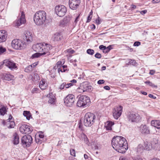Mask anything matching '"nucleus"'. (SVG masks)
<instances>
[{"label": "nucleus", "mask_w": 160, "mask_h": 160, "mask_svg": "<svg viewBox=\"0 0 160 160\" xmlns=\"http://www.w3.org/2000/svg\"><path fill=\"white\" fill-rule=\"evenodd\" d=\"M7 112L6 107L2 104H0V115L3 116Z\"/></svg>", "instance_id": "nucleus-25"}, {"label": "nucleus", "mask_w": 160, "mask_h": 160, "mask_svg": "<svg viewBox=\"0 0 160 160\" xmlns=\"http://www.w3.org/2000/svg\"><path fill=\"white\" fill-rule=\"evenodd\" d=\"M55 12L56 14L60 17L64 16L66 13V8L63 5H58L55 8Z\"/></svg>", "instance_id": "nucleus-7"}, {"label": "nucleus", "mask_w": 160, "mask_h": 160, "mask_svg": "<svg viewBox=\"0 0 160 160\" xmlns=\"http://www.w3.org/2000/svg\"><path fill=\"white\" fill-rule=\"evenodd\" d=\"M19 130L23 134H29L31 132L30 126L26 124L22 125L20 127Z\"/></svg>", "instance_id": "nucleus-13"}, {"label": "nucleus", "mask_w": 160, "mask_h": 160, "mask_svg": "<svg viewBox=\"0 0 160 160\" xmlns=\"http://www.w3.org/2000/svg\"><path fill=\"white\" fill-rule=\"evenodd\" d=\"M92 16H91L90 15H89L88 17L87 20L86 21V22H89L92 19Z\"/></svg>", "instance_id": "nucleus-46"}, {"label": "nucleus", "mask_w": 160, "mask_h": 160, "mask_svg": "<svg viewBox=\"0 0 160 160\" xmlns=\"http://www.w3.org/2000/svg\"><path fill=\"white\" fill-rule=\"evenodd\" d=\"M113 148L119 152L124 153L128 148V142L125 138L120 136L114 137L112 140Z\"/></svg>", "instance_id": "nucleus-1"}, {"label": "nucleus", "mask_w": 160, "mask_h": 160, "mask_svg": "<svg viewBox=\"0 0 160 160\" xmlns=\"http://www.w3.org/2000/svg\"><path fill=\"white\" fill-rule=\"evenodd\" d=\"M44 54H42V53H38L36 52L34 54H33L32 56V58H38L40 57V56L44 55Z\"/></svg>", "instance_id": "nucleus-34"}, {"label": "nucleus", "mask_w": 160, "mask_h": 160, "mask_svg": "<svg viewBox=\"0 0 160 160\" xmlns=\"http://www.w3.org/2000/svg\"><path fill=\"white\" fill-rule=\"evenodd\" d=\"M23 115L27 119L29 120L31 117V114L29 111H23Z\"/></svg>", "instance_id": "nucleus-30"}, {"label": "nucleus", "mask_w": 160, "mask_h": 160, "mask_svg": "<svg viewBox=\"0 0 160 160\" xmlns=\"http://www.w3.org/2000/svg\"><path fill=\"white\" fill-rule=\"evenodd\" d=\"M151 143V145L149 144V146H147V147H148V148H147V150H149L151 148L157 149L159 146V144L158 143V141L157 139L154 138Z\"/></svg>", "instance_id": "nucleus-17"}, {"label": "nucleus", "mask_w": 160, "mask_h": 160, "mask_svg": "<svg viewBox=\"0 0 160 160\" xmlns=\"http://www.w3.org/2000/svg\"><path fill=\"white\" fill-rule=\"evenodd\" d=\"M112 48V46L109 45L108 47H106V48L103 51V52L105 53H108Z\"/></svg>", "instance_id": "nucleus-35"}, {"label": "nucleus", "mask_w": 160, "mask_h": 160, "mask_svg": "<svg viewBox=\"0 0 160 160\" xmlns=\"http://www.w3.org/2000/svg\"><path fill=\"white\" fill-rule=\"evenodd\" d=\"M105 81L103 80H100L98 81V83L99 84H102L104 83Z\"/></svg>", "instance_id": "nucleus-48"}, {"label": "nucleus", "mask_w": 160, "mask_h": 160, "mask_svg": "<svg viewBox=\"0 0 160 160\" xmlns=\"http://www.w3.org/2000/svg\"><path fill=\"white\" fill-rule=\"evenodd\" d=\"M5 77L6 80L9 81L12 79L14 77L12 75L10 74L7 73L5 74Z\"/></svg>", "instance_id": "nucleus-32"}, {"label": "nucleus", "mask_w": 160, "mask_h": 160, "mask_svg": "<svg viewBox=\"0 0 160 160\" xmlns=\"http://www.w3.org/2000/svg\"><path fill=\"white\" fill-rule=\"evenodd\" d=\"M52 48V46L47 43H38L32 46V49L36 52H42V54H46V56L50 55V50Z\"/></svg>", "instance_id": "nucleus-2"}, {"label": "nucleus", "mask_w": 160, "mask_h": 160, "mask_svg": "<svg viewBox=\"0 0 160 160\" xmlns=\"http://www.w3.org/2000/svg\"><path fill=\"white\" fill-rule=\"evenodd\" d=\"M134 160H142V158H140V157L138 156L136 157H134Z\"/></svg>", "instance_id": "nucleus-51"}, {"label": "nucleus", "mask_w": 160, "mask_h": 160, "mask_svg": "<svg viewBox=\"0 0 160 160\" xmlns=\"http://www.w3.org/2000/svg\"><path fill=\"white\" fill-rule=\"evenodd\" d=\"M26 21L25 16L22 13L21 16L20 18L16 20L14 22V24L16 27H18L22 24H24Z\"/></svg>", "instance_id": "nucleus-19"}, {"label": "nucleus", "mask_w": 160, "mask_h": 160, "mask_svg": "<svg viewBox=\"0 0 160 160\" xmlns=\"http://www.w3.org/2000/svg\"><path fill=\"white\" fill-rule=\"evenodd\" d=\"M39 86L42 90H43L46 89L48 87V84L46 82V80L43 79H42L40 82Z\"/></svg>", "instance_id": "nucleus-23"}, {"label": "nucleus", "mask_w": 160, "mask_h": 160, "mask_svg": "<svg viewBox=\"0 0 160 160\" xmlns=\"http://www.w3.org/2000/svg\"><path fill=\"white\" fill-rule=\"evenodd\" d=\"M104 88L106 90H110V87L108 86H105L104 87Z\"/></svg>", "instance_id": "nucleus-58"}, {"label": "nucleus", "mask_w": 160, "mask_h": 160, "mask_svg": "<svg viewBox=\"0 0 160 160\" xmlns=\"http://www.w3.org/2000/svg\"><path fill=\"white\" fill-rule=\"evenodd\" d=\"M140 130L141 133L142 134H148L149 133V130L146 125H141Z\"/></svg>", "instance_id": "nucleus-21"}, {"label": "nucleus", "mask_w": 160, "mask_h": 160, "mask_svg": "<svg viewBox=\"0 0 160 160\" xmlns=\"http://www.w3.org/2000/svg\"><path fill=\"white\" fill-rule=\"evenodd\" d=\"M62 62L61 61H59L57 63L56 65L57 67H61V66L62 65Z\"/></svg>", "instance_id": "nucleus-49"}, {"label": "nucleus", "mask_w": 160, "mask_h": 160, "mask_svg": "<svg viewBox=\"0 0 160 160\" xmlns=\"http://www.w3.org/2000/svg\"><path fill=\"white\" fill-rule=\"evenodd\" d=\"M64 87H65V83L64 82L61 84L59 88L60 89H62L64 88Z\"/></svg>", "instance_id": "nucleus-52"}, {"label": "nucleus", "mask_w": 160, "mask_h": 160, "mask_svg": "<svg viewBox=\"0 0 160 160\" xmlns=\"http://www.w3.org/2000/svg\"><path fill=\"white\" fill-rule=\"evenodd\" d=\"M23 37L24 40H26L28 43H30L32 40L33 35L31 32L28 31H26L24 32Z\"/></svg>", "instance_id": "nucleus-18"}, {"label": "nucleus", "mask_w": 160, "mask_h": 160, "mask_svg": "<svg viewBox=\"0 0 160 160\" xmlns=\"http://www.w3.org/2000/svg\"><path fill=\"white\" fill-rule=\"evenodd\" d=\"M106 47L103 45H101L99 46V48L103 51L106 48Z\"/></svg>", "instance_id": "nucleus-45"}, {"label": "nucleus", "mask_w": 160, "mask_h": 160, "mask_svg": "<svg viewBox=\"0 0 160 160\" xmlns=\"http://www.w3.org/2000/svg\"><path fill=\"white\" fill-rule=\"evenodd\" d=\"M95 115L92 113L88 112L85 115L84 120V124L86 127H90L94 122Z\"/></svg>", "instance_id": "nucleus-4"}, {"label": "nucleus", "mask_w": 160, "mask_h": 160, "mask_svg": "<svg viewBox=\"0 0 160 160\" xmlns=\"http://www.w3.org/2000/svg\"><path fill=\"white\" fill-rule=\"evenodd\" d=\"M32 79L33 82H35L40 79V77L37 73H34L32 76Z\"/></svg>", "instance_id": "nucleus-31"}, {"label": "nucleus", "mask_w": 160, "mask_h": 160, "mask_svg": "<svg viewBox=\"0 0 160 160\" xmlns=\"http://www.w3.org/2000/svg\"><path fill=\"white\" fill-rule=\"evenodd\" d=\"M74 96L72 94L67 96L64 99V102L67 106L71 107L74 102Z\"/></svg>", "instance_id": "nucleus-10"}, {"label": "nucleus", "mask_w": 160, "mask_h": 160, "mask_svg": "<svg viewBox=\"0 0 160 160\" xmlns=\"http://www.w3.org/2000/svg\"><path fill=\"white\" fill-rule=\"evenodd\" d=\"M79 16H78L76 18L75 20H74V22L75 23H77V22L78 21V19H79Z\"/></svg>", "instance_id": "nucleus-61"}, {"label": "nucleus", "mask_w": 160, "mask_h": 160, "mask_svg": "<svg viewBox=\"0 0 160 160\" xmlns=\"http://www.w3.org/2000/svg\"><path fill=\"white\" fill-rule=\"evenodd\" d=\"M148 85L153 88H156L157 87L156 85H155L153 83H152V82H149V84Z\"/></svg>", "instance_id": "nucleus-47"}, {"label": "nucleus", "mask_w": 160, "mask_h": 160, "mask_svg": "<svg viewBox=\"0 0 160 160\" xmlns=\"http://www.w3.org/2000/svg\"><path fill=\"white\" fill-rule=\"evenodd\" d=\"M155 71L154 70H150L149 74L151 75H153L155 73Z\"/></svg>", "instance_id": "nucleus-54"}, {"label": "nucleus", "mask_w": 160, "mask_h": 160, "mask_svg": "<svg viewBox=\"0 0 160 160\" xmlns=\"http://www.w3.org/2000/svg\"><path fill=\"white\" fill-rule=\"evenodd\" d=\"M128 121L131 122H137L141 119L138 114L133 112H129L127 115Z\"/></svg>", "instance_id": "nucleus-6"}, {"label": "nucleus", "mask_w": 160, "mask_h": 160, "mask_svg": "<svg viewBox=\"0 0 160 160\" xmlns=\"http://www.w3.org/2000/svg\"><path fill=\"white\" fill-rule=\"evenodd\" d=\"M129 62L130 64H131L132 65H135V64H136V62L135 60H132V59H129Z\"/></svg>", "instance_id": "nucleus-40"}, {"label": "nucleus", "mask_w": 160, "mask_h": 160, "mask_svg": "<svg viewBox=\"0 0 160 160\" xmlns=\"http://www.w3.org/2000/svg\"><path fill=\"white\" fill-rule=\"evenodd\" d=\"M32 142V138L31 136L25 135L21 138V142L24 147H29Z\"/></svg>", "instance_id": "nucleus-9"}, {"label": "nucleus", "mask_w": 160, "mask_h": 160, "mask_svg": "<svg viewBox=\"0 0 160 160\" xmlns=\"http://www.w3.org/2000/svg\"><path fill=\"white\" fill-rule=\"evenodd\" d=\"M141 44V42L139 41H136L134 42L133 46H138Z\"/></svg>", "instance_id": "nucleus-44"}, {"label": "nucleus", "mask_w": 160, "mask_h": 160, "mask_svg": "<svg viewBox=\"0 0 160 160\" xmlns=\"http://www.w3.org/2000/svg\"><path fill=\"white\" fill-rule=\"evenodd\" d=\"M15 126V123L13 117L10 115L8 119L6 120V126L8 128H13Z\"/></svg>", "instance_id": "nucleus-15"}, {"label": "nucleus", "mask_w": 160, "mask_h": 160, "mask_svg": "<svg viewBox=\"0 0 160 160\" xmlns=\"http://www.w3.org/2000/svg\"><path fill=\"white\" fill-rule=\"evenodd\" d=\"M80 3V0H69V5L70 9L73 10H76Z\"/></svg>", "instance_id": "nucleus-12"}, {"label": "nucleus", "mask_w": 160, "mask_h": 160, "mask_svg": "<svg viewBox=\"0 0 160 160\" xmlns=\"http://www.w3.org/2000/svg\"><path fill=\"white\" fill-rule=\"evenodd\" d=\"M70 153L71 155L75 156V151L74 149H71L70 150Z\"/></svg>", "instance_id": "nucleus-39"}, {"label": "nucleus", "mask_w": 160, "mask_h": 160, "mask_svg": "<svg viewBox=\"0 0 160 160\" xmlns=\"http://www.w3.org/2000/svg\"><path fill=\"white\" fill-rule=\"evenodd\" d=\"M119 160H129L128 158L123 157H120Z\"/></svg>", "instance_id": "nucleus-53"}, {"label": "nucleus", "mask_w": 160, "mask_h": 160, "mask_svg": "<svg viewBox=\"0 0 160 160\" xmlns=\"http://www.w3.org/2000/svg\"><path fill=\"white\" fill-rule=\"evenodd\" d=\"M13 143L15 145L18 144L19 142V137L18 135L16 133H15L13 135Z\"/></svg>", "instance_id": "nucleus-27"}, {"label": "nucleus", "mask_w": 160, "mask_h": 160, "mask_svg": "<svg viewBox=\"0 0 160 160\" xmlns=\"http://www.w3.org/2000/svg\"><path fill=\"white\" fill-rule=\"evenodd\" d=\"M46 18V13L44 11H39L37 12L34 15V21L37 25H42L45 22Z\"/></svg>", "instance_id": "nucleus-3"}, {"label": "nucleus", "mask_w": 160, "mask_h": 160, "mask_svg": "<svg viewBox=\"0 0 160 160\" xmlns=\"http://www.w3.org/2000/svg\"><path fill=\"white\" fill-rule=\"evenodd\" d=\"M64 83L65 84V88H68L72 85V83H69L66 84V82Z\"/></svg>", "instance_id": "nucleus-43"}, {"label": "nucleus", "mask_w": 160, "mask_h": 160, "mask_svg": "<svg viewBox=\"0 0 160 160\" xmlns=\"http://www.w3.org/2000/svg\"><path fill=\"white\" fill-rule=\"evenodd\" d=\"M44 137L43 134L42 133H41L39 135V137L40 138V140H41L40 139H42Z\"/></svg>", "instance_id": "nucleus-55"}, {"label": "nucleus", "mask_w": 160, "mask_h": 160, "mask_svg": "<svg viewBox=\"0 0 160 160\" xmlns=\"http://www.w3.org/2000/svg\"><path fill=\"white\" fill-rule=\"evenodd\" d=\"M31 92L32 93H38L39 92V89L37 88H34L32 89Z\"/></svg>", "instance_id": "nucleus-37"}, {"label": "nucleus", "mask_w": 160, "mask_h": 160, "mask_svg": "<svg viewBox=\"0 0 160 160\" xmlns=\"http://www.w3.org/2000/svg\"><path fill=\"white\" fill-rule=\"evenodd\" d=\"M32 65L29 66L26 68L25 70V72H28L31 70L32 68Z\"/></svg>", "instance_id": "nucleus-41"}, {"label": "nucleus", "mask_w": 160, "mask_h": 160, "mask_svg": "<svg viewBox=\"0 0 160 160\" xmlns=\"http://www.w3.org/2000/svg\"><path fill=\"white\" fill-rule=\"evenodd\" d=\"M84 158L86 159H87L88 157V155L86 154H85L84 155Z\"/></svg>", "instance_id": "nucleus-64"}, {"label": "nucleus", "mask_w": 160, "mask_h": 160, "mask_svg": "<svg viewBox=\"0 0 160 160\" xmlns=\"http://www.w3.org/2000/svg\"><path fill=\"white\" fill-rule=\"evenodd\" d=\"M90 102L89 97L85 95L80 96L77 103V106L80 107H85L88 106Z\"/></svg>", "instance_id": "nucleus-5"}, {"label": "nucleus", "mask_w": 160, "mask_h": 160, "mask_svg": "<svg viewBox=\"0 0 160 160\" xmlns=\"http://www.w3.org/2000/svg\"><path fill=\"white\" fill-rule=\"evenodd\" d=\"M62 38V35L58 33H55L53 37L52 38L53 40L55 41H59Z\"/></svg>", "instance_id": "nucleus-26"}, {"label": "nucleus", "mask_w": 160, "mask_h": 160, "mask_svg": "<svg viewBox=\"0 0 160 160\" xmlns=\"http://www.w3.org/2000/svg\"><path fill=\"white\" fill-rule=\"evenodd\" d=\"M160 0H153L152 1V2L153 3H158L160 1Z\"/></svg>", "instance_id": "nucleus-62"}, {"label": "nucleus", "mask_w": 160, "mask_h": 160, "mask_svg": "<svg viewBox=\"0 0 160 160\" xmlns=\"http://www.w3.org/2000/svg\"><path fill=\"white\" fill-rule=\"evenodd\" d=\"M95 57L97 58L100 59L102 57V55L101 54L98 52H97L95 55Z\"/></svg>", "instance_id": "nucleus-42"}, {"label": "nucleus", "mask_w": 160, "mask_h": 160, "mask_svg": "<svg viewBox=\"0 0 160 160\" xmlns=\"http://www.w3.org/2000/svg\"><path fill=\"white\" fill-rule=\"evenodd\" d=\"M67 52L71 54H72L74 52V51L72 49H68L67 50Z\"/></svg>", "instance_id": "nucleus-50"}, {"label": "nucleus", "mask_w": 160, "mask_h": 160, "mask_svg": "<svg viewBox=\"0 0 160 160\" xmlns=\"http://www.w3.org/2000/svg\"><path fill=\"white\" fill-rule=\"evenodd\" d=\"M140 12L141 14L143 15L146 13L147 12V10H143L140 11Z\"/></svg>", "instance_id": "nucleus-56"}, {"label": "nucleus", "mask_w": 160, "mask_h": 160, "mask_svg": "<svg viewBox=\"0 0 160 160\" xmlns=\"http://www.w3.org/2000/svg\"><path fill=\"white\" fill-rule=\"evenodd\" d=\"M87 52L88 54L92 55L94 54V51L93 49H88L87 50Z\"/></svg>", "instance_id": "nucleus-36"}, {"label": "nucleus", "mask_w": 160, "mask_h": 160, "mask_svg": "<svg viewBox=\"0 0 160 160\" xmlns=\"http://www.w3.org/2000/svg\"><path fill=\"white\" fill-rule=\"evenodd\" d=\"M67 67L66 66L63 65L62 67H61L60 68H58V72H59L60 71H61L62 72H64L67 70Z\"/></svg>", "instance_id": "nucleus-33"}, {"label": "nucleus", "mask_w": 160, "mask_h": 160, "mask_svg": "<svg viewBox=\"0 0 160 160\" xmlns=\"http://www.w3.org/2000/svg\"><path fill=\"white\" fill-rule=\"evenodd\" d=\"M96 23L98 24H99L101 23L100 20L99 19H97L96 20Z\"/></svg>", "instance_id": "nucleus-63"}, {"label": "nucleus", "mask_w": 160, "mask_h": 160, "mask_svg": "<svg viewBox=\"0 0 160 160\" xmlns=\"http://www.w3.org/2000/svg\"><path fill=\"white\" fill-rule=\"evenodd\" d=\"M3 63L5 65L11 69H14L17 68L15 63L13 61L9 60H5L3 61Z\"/></svg>", "instance_id": "nucleus-16"}, {"label": "nucleus", "mask_w": 160, "mask_h": 160, "mask_svg": "<svg viewBox=\"0 0 160 160\" xmlns=\"http://www.w3.org/2000/svg\"><path fill=\"white\" fill-rule=\"evenodd\" d=\"M152 126L157 128L158 129L160 128V121L157 120H152L151 122Z\"/></svg>", "instance_id": "nucleus-24"}, {"label": "nucleus", "mask_w": 160, "mask_h": 160, "mask_svg": "<svg viewBox=\"0 0 160 160\" xmlns=\"http://www.w3.org/2000/svg\"><path fill=\"white\" fill-rule=\"evenodd\" d=\"M7 36V34L4 30L0 31V42L6 41Z\"/></svg>", "instance_id": "nucleus-20"}, {"label": "nucleus", "mask_w": 160, "mask_h": 160, "mask_svg": "<svg viewBox=\"0 0 160 160\" xmlns=\"http://www.w3.org/2000/svg\"><path fill=\"white\" fill-rule=\"evenodd\" d=\"M122 107L121 106L117 107L113 111V116L114 118L117 119L121 116L122 112Z\"/></svg>", "instance_id": "nucleus-11"}, {"label": "nucleus", "mask_w": 160, "mask_h": 160, "mask_svg": "<svg viewBox=\"0 0 160 160\" xmlns=\"http://www.w3.org/2000/svg\"><path fill=\"white\" fill-rule=\"evenodd\" d=\"M2 123L3 126H6V121L4 120H2Z\"/></svg>", "instance_id": "nucleus-60"}, {"label": "nucleus", "mask_w": 160, "mask_h": 160, "mask_svg": "<svg viewBox=\"0 0 160 160\" xmlns=\"http://www.w3.org/2000/svg\"><path fill=\"white\" fill-rule=\"evenodd\" d=\"M47 97H49V99L48 101L49 103L52 104L54 102L55 100V96L54 97L52 93H50L49 94H48Z\"/></svg>", "instance_id": "nucleus-28"}, {"label": "nucleus", "mask_w": 160, "mask_h": 160, "mask_svg": "<svg viewBox=\"0 0 160 160\" xmlns=\"http://www.w3.org/2000/svg\"><path fill=\"white\" fill-rule=\"evenodd\" d=\"M107 122L108 123L105 126L106 129L111 130L112 129V127L114 125V123L111 121L108 122Z\"/></svg>", "instance_id": "nucleus-29"}, {"label": "nucleus", "mask_w": 160, "mask_h": 160, "mask_svg": "<svg viewBox=\"0 0 160 160\" xmlns=\"http://www.w3.org/2000/svg\"><path fill=\"white\" fill-rule=\"evenodd\" d=\"M6 51V49L0 46V55L2 54Z\"/></svg>", "instance_id": "nucleus-38"}, {"label": "nucleus", "mask_w": 160, "mask_h": 160, "mask_svg": "<svg viewBox=\"0 0 160 160\" xmlns=\"http://www.w3.org/2000/svg\"><path fill=\"white\" fill-rule=\"evenodd\" d=\"M79 89H82L81 92H90L91 91L92 87L87 82H85L81 84Z\"/></svg>", "instance_id": "nucleus-14"}, {"label": "nucleus", "mask_w": 160, "mask_h": 160, "mask_svg": "<svg viewBox=\"0 0 160 160\" xmlns=\"http://www.w3.org/2000/svg\"><path fill=\"white\" fill-rule=\"evenodd\" d=\"M12 48L16 49H21L24 48V42L19 39L13 40L11 43Z\"/></svg>", "instance_id": "nucleus-8"}, {"label": "nucleus", "mask_w": 160, "mask_h": 160, "mask_svg": "<svg viewBox=\"0 0 160 160\" xmlns=\"http://www.w3.org/2000/svg\"><path fill=\"white\" fill-rule=\"evenodd\" d=\"M148 96L149 97L152 98V99H155L156 98V97L155 96H154L152 94H149L148 95Z\"/></svg>", "instance_id": "nucleus-57"}, {"label": "nucleus", "mask_w": 160, "mask_h": 160, "mask_svg": "<svg viewBox=\"0 0 160 160\" xmlns=\"http://www.w3.org/2000/svg\"><path fill=\"white\" fill-rule=\"evenodd\" d=\"M72 20V17L70 16L65 17L61 21V23L64 25L69 24Z\"/></svg>", "instance_id": "nucleus-22"}, {"label": "nucleus", "mask_w": 160, "mask_h": 160, "mask_svg": "<svg viewBox=\"0 0 160 160\" xmlns=\"http://www.w3.org/2000/svg\"><path fill=\"white\" fill-rule=\"evenodd\" d=\"M149 144L150 145H151V143L150 142H147L145 143V148L147 149V148H148V147H147V146H149Z\"/></svg>", "instance_id": "nucleus-59"}]
</instances>
